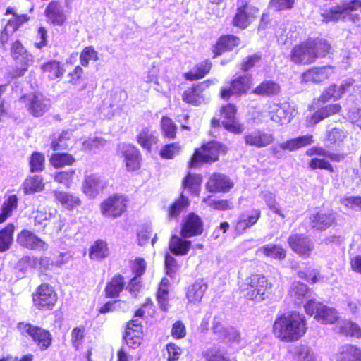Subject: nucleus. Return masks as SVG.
<instances>
[{
  "mask_svg": "<svg viewBox=\"0 0 361 361\" xmlns=\"http://www.w3.org/2000/svg\"><path fill=\"white\" fill-rule=\"evenodd\" d=\"M98 59V53L92 46L86 47L80 56V63L85 67L88 66L90 61H97Z\"/></svg>",
  "mask_w": 361,
  "mask_h": 361,
  "instance_id": "nucleus-63",
  "label": "nucleus"
},
{
  "mask_svg": "<svg viewBox=\"0 0 361 361\" xmlns=\"http://www.w3.org/2000/svg\"><path fill=\"white\" fill-rule=\"evenodd\" d=\"M166 360L178 361L182 353L183 349L174 343H169L166 345Z\"/></svg>",
  "mask_w": 361,
  "mask_h": 361,
  "instance_id": "nucleus-64",
  "label": "nucleus"
},
{
  "mask_svg": "<svg viewBox=\"0 0 361 361\" xmlns=\"http://www.w3.org/2000/svg\"><path fill=\"white\" fill-rule=\"evenodd\" d=\"M75 159L67 153H55L51 155L50 162L55 168H61L73 164Z\"/></svg>",
  "mask_w": 361,
  "mask_h": 361,
  "instance_id": "nucleus-55",
  "label": "nucleus"
},
{
  "mask_svg": "<svg viewBox=\"0 0 361 361\" xmlns=\"http://www.w3.org/2000/svg\"><path fill=\"white\" fill-rule=\"evenodd\" d=\"M123 338L129 348L135 349L142 343V331L134 330L133 327H127Z\"/></svg>",
  "mask_w": 361,
  "mask_h": 361,
  "instance_id": "nucleus-49",
  "label": "nucleus"
},
{
  "mask_svg": "<svg viewBox=\"0 0 361 361\" xmlns=\"http://www.w3.org/2000/svg\"><path fill=\"white\" fill-rule=\"evenodd\" d=\"M191 247V241L181 236L173 235L169 241V249L176 255H185Z\"/></svg>",
  "mask_w": 361,
  "mask_h": 361,
  "instance_id": "nucleus-37",
  "label": "nucleus"
},
{
  "mask_svg": "<svg viewBox=\"0 0 361 361\" xmlns=\"http://www.w3.org/2000/svg\"><path fill=\"white\" fill-rule=\"evenodd\" d=\"M289 295L294 303L298 306L303 304L305 300L308 302L310 299L314 300L312 291L307 285L300 282H293L291 284Z\"/></svg>",
  "mask_w": 361,
  "mask_h": 361,
  "instance_id": "nucleus-24",
  "label": "nucleus"
},
{
  "mask_svg": "<svg viewBox=\"0 0 361 361\" xmlns=\"http://www.w3.org/2000/svg\"><path fill=\"white\" fill-rule=\"evenodd\" d=\"M226 147L221 143L212 141L202 146L201 149L195 151L190 162V168H195L203 162L216 161L220 153H225Z\"/></svg>",
  "mask_w": 361,
  "mask_h": 361,
  "instance_id": "nucleus-4",
  "label": "nucleus"
},
{
  "mask_svg": "<svg viewBox=\"0 0 361 361\" xmlns=\"http://www.w3.org/2000/svg\"><path fill=\"white\" fill-rule=\"evenodd\" d=\"M354 82L355 81L352 78L344 80L341 85L338 87L341 95L342 96L344 93L352 91L355 97L359 96L361 98V87L358 85H354Z\"/></svg>",
  "mask_w": 361,
  "mask_h": 361,
  "instance_id": "nucleus-60",
  "label": "nucleus"
},
{
  "mask_svg": "<svg viewBox=\"0 0 361 361\" xmlns=\"http://www.w3.org/2000/svg\"><path fill=\"white\" fill-rule=\"evenodd\" d=\"M17 243L22 247L39 251H45L49 245L32 232L24 229L17 235Z\"/></svg>",
  "mask_w": 361,
  "mask_h": 361,
  "instance_id": "nucleus-16",
  "label": "nucleus"
},
{
  "mask_svg": "<svg viewBox=\"0 0 361 361\" xmlns=\"http://www.w3.org/2000/svg\"><path fill=\"white\" fill-rule=\"evenodd\" d=\"M240 39L233 35H227L221 37L217 42L214 49L215 56L221 54V53L231 50L239 44Z\"/></svg>",
  "mask_w": 361,
  "mask_h": 361,
  "instance_id": "nucleus-39",
  "label": "nucleus"
},
{
  "mask_svg": "<svg viewBox=\"0 0 361 361\" xmlns=\"http://www.w3.org/2000/svg\"><path fill=\"white\" fill-rule=\"evenodd\" d=\"M201 183L200 176L189 173L183 180V186L191 194L197 195L200 192Z\"/></svg>",
  "mask_w": 361,
  "mask_h": 361,
  "instance_id": "nucleus-47",
  "label": "nucleus"
},
{
  "mask_svg": "<svg viewBox=\"0 0 361 361\" xmlns=\"http://www.w3.org/2000/svg\"><path fill=\"white\" fill-rule=\"evenodd\" d=\"M72 131H63L56 139L52 140L51 147L53 150L65 149L71 147L73 141L71 139Z\"/></svg>",
  "mask_w": 361,
  "mask_h": 361,
  "instance_id": "nucleus-48",
  "label": "nucleus"
},
{
  "mask_svg": "<svg viewBox=\"0 0 361 361\" xmlns=\"http://www.w3.org/2000/svg\"><path fill=\"white\" fill-rule=\"evenodd\" d=\"M347 136V131L343 129L334 128L327 133L326 146L340 145L346 139Z\"/></svg>",
  "mask_w": 361,
  "mask_h": 361,
  "instance_id": "nucleus-50",
  "label": "nucleus"
},
{
  "mask_svg": "<svg viewBox=\"0 0 361 361\" xmlns=\"http://www.w3.org/2000/svg\"><path fill=\"white\" fill-rule=\"evenodd\" d=\"M361 9V0H348L342 5L324 10L322 13L325 22H336L340 20H351L357 23L359 20L357 14L353 12Z\"/></svg>",
  "mask_w": 361,
  "mask_h": 361,
  "instance_id": "nucleus-2",
  "label": "nucleus"
},
{
  "mask_svg": "<svg viewBox=\"0 0 361 361\" xmlns=\"http://www.w3.org/2000/svg\"><path fill=\"white\" fill-rule=\"evenodd\" d=\"M18 328L22 334L30 336L41 350L48 348L51 343L50 333L44 329L23 322L19 323Z\"/></svg>",
  "mask_w": 361,
  "mask_h": 361,
  "instance_id": "nucleus-8",
  "label": "nucleus"
},
{
  "mask_svg": "<svg viewBox=\"0 0 361 361\" xmlns=\"http://www.w3.org/2000/svg\"><path fill=\"white\" fill-rule=\"evenodd\" d=\"M33 218L35 226H38L39 230L44 228L51 220H54V228L56 231L61 230L65 224L64 219H61L55 209L53 212L37 209L33 212Z\"/></svg>",
  "mask_w": 361,
  "mask_h": 361,
  "instance_id": "nucleus-14",
  "label": "nucleus"
},
{
  "mask_svg": "<svg viewBox=\"0 0 361 361\" xmlns=\"http://www.w3.org/2000/svg\"><path fill=\"white\" fill-rule=\"evenodd\" d=\"M104 187L105 183L98 174H86L82 183V191L89 198H95Z\"/></svg>",
  "mask_w": 361,
  "mask_h": 361,
  "instance_id": "nucleus-18",
  "label": "nucleus"
},
{
  "mask_svg": "<svg viewBox=\"0 0 361 361\" xmlns=\"http://www.w3.org/2000/svg\"><path fill=\"white\" fill-rule=\"evenodd\" d=\"M131 268L135 276L130 280L128 288L130 291H133L138 289L140 281L137 278L145 273L146 269V262L143 258L137 257L132 262Z\"/></svg>",
  "mask_w": 361,
  "mask_h": 361,
  "instance_id": "nucleus-38",
  "label": "nucleus"
},
{
  "mask_svg": "<svg viewBox=\"0 0 361 361\" xmlns=\"http://www.w3.org/2000/svg\"><path fill=\"white\" fill-rule=\"evenodd\" d=\"M212 63L209 61H204L197 64L193 70L186 73V78L190 80H195L202 78L209 73Z\"/></svg>",
  "mask_w": 361,
  "mask_h": 361,
  "instance_id": "nucleus-53",
  "label": "nucleus"
},
{
  "mask_svg": "<svg viewBox=\"0 0 361 361\" xmlns=\"http://www.w3.org/2000/svg\"><path fill=\"white\" fill-rule=\"evenodd\" d=\"M118 152L125 158L128 171H135L140 167V152L133 145L122 143L118 145Z\"/></svg>",
  "mask_w": 361,
  "mask_h": 361,
  "instance_id": "nucleus-22",
  "label": "nucleus"
},
{
  "mask_svg": "<svg viewBox=\"0 0 361 361\" xmlns=\"http://www.w3.org/2000/svg\"><path fill=\"white\" fill-rule=\"evenodd\" d=\"M207 288V283L203 279L196 280L187 288V299L191 303H199L202 300Z\"/></svg>",
  "mask_w": 361,
  "mask_h": 361,
  "instance_id": "nucleus-30",
  "label": "nucleus"
},
{
  "mask_svg": "<svg viewBox=\"0 0 361 361\" xmlns=\"http://www.w3.org/2000/svg\"><path fill=\"white\" fill-rule=\"evenodd\" d=\"M56 200L67 209H73L81 204L80 197L73 193L54 190L53 192Z\"/></svg>",
  "mask_w": 361,
  "mask_h": 361,
  "instance_id": "nucleus-32",
  "label": "nucleus"
},
{
  "mask_svg": "<svg viewBox=\"0 0 361 361\" xmlns=\"http://www.w3.org/2000/svg\"><path fill=\"white\" fill-rule=\"evenodd\" d=\"M314 41L310 38L300 44L295 46L290 53V59L297 64L312 63L318 58V53L315 51Z\"/></svg>",
  "mask_w": 361,
  "mask_h": 361,
  "instance_id": "nucleus-7",
  "label": "nucleus"
},
{
  "mask_svg": "<svg viewBox=\"0 0 361 361\" xmlns=\"http://www.w3.org/2000/svg\"><path fill=\"white\" fill-rule=\"evenodd\" d=\"M288 352L292 361H316L314 353L307 345H293Z\"/></svg>",
  "mask_w": 361,
  "mask_h": 361,
  "instance_id": "nucleus-27",
  "label": "nucleus"
},
{
  "mask_svg": "<svg viewBox=\"0 0 361 361\" xmlns=\"http://www.w3.org/2000/svg\"><path fill=\"white\" fill-rule=\"evenodd\" d=\"M341 106L338 104L327 105L314 112L308 122L310 125H315L326 118L338 113Z\"/></svg>",
  "mask_w": 361,
  "mask_h": 361,
  "instance_id": "nucleus-36",
  "label": "nucleus"
},
{
  "mask_svg": "<svg viewBox=\"0 0 361 361\" xmlns=\"http://www.w3.org/2000/svg\"><path fill=\"white\" fill-rule=\"evenodd\" d=\"M304 307L307 314L314 315V318L323 324H333L338 319L335 309L316 302L315 300L310 299Z\"/></svg>",
  "mask_w": 361,
  "mask_h": 361,
  "instance_id": "nucleus-6",
  "label": "nucleus"
},
{
  "mask_svg": "<svg viewBox=\"0 0 361 361\" xmlns=\"http://www.w3.org/2000/svg\"><path fill=\"white\" fill-rule=\"evenodd\" d=\"M203 233V221L196 214L191 212L185 216L180 226V235L188 238L200 235Z\"/></svg>",
  "mask_w": 361,
  "mask_h": 361,
  "instance_id": "nucleus-11",
  "label": "nucleus"
},
{
  "mask_svg": "<svg viewBox=\"0 0 361 361\" xmlns=\"http://www.w3.org/2000/svg\"><path fill=\"white\" fill-rule=\"evenodd\" d=\"M262 199L264 200L267 207L273 211L275 214L280 216L282 219L286 217V215L280 209L279 203L276 200V196L274 193L269 191H264L261 193Z\"/></svg>",
  "mask_w": 361,
  "mask_h": 361,
  "instance_id": "nucleus-57",
  "label": "nucleus"
},
{
  "mask_svg": "<svg viewBox=\"0 0 361 361\" xmlns=\"http://www.w3.org/2000/svg\"><path fill=\"white\" fill-rule=\"evenodd\" d=\"M13 59L16 64V67L7 73L8 83L13 78L23 76L34 61L33 56L28 51Z\"/></svg>",
  "mask_w": 361,
  "mask_h": 361,
  "instance_id": "nucleus-23",
  "label": "nucleus"
},
{
  "mask_svg": "<svg viewBox=\"0 0 361 361\" xmlns=\"http://www.w3.org/2000/svg\"><path fill=\"white\" fill-rule=\"evenodd\" d=\"M42 70L50 80L61 78L65 73L63 65L55 60L49 61L42 65Z\"/></svg>",
  "mask_w": 361,
  "mask_h": 361,
  "instance_id": "nucleus-40",
  "label": "nucleus"
},
{
  "mask_svg": "<svg viewBox=\"0 0 361 361\" xmlns=\"http://www.w3.org/2000/svg\"><path fill=\"white\" fill-rule=\"evenodd\" d=\"M252 77L250 75H240L233 79L229 87L223 88L221 97L224 99H228L231 95H241L247 92L252 85Z\"/></svg>",
  "mask_w": 361,
  "mask_h": 361,
  "instance_id": "nucleus-12",
  "label": "nucleus"
},
{
  "mask_svg": "<svg viewBox=\"0 0 361 361\" xmlns=\"http://www.w3.org/2000/svg\"><path fill=\"white\" fill-rule=\"evenodd\" d=\"M15 226L8 224L4 228L0 231V252L8 250L13 243V235Z\"/></svg>",
  "mask_w": 361,
  "mask_h": 361,
  "instance_id": "nucleus-46",
  "label": "nucleus"
},
{
  "mask_svg": "<svg viewBox=\"0 0 361 361\" xmlns=\"http://www.w3.org/2000/svg\"><path fill=\"white\" fill-rule=\"evenodd\" d=\"M258 13L259 10L256 7L250 4L243 5L238 8L233 18V25L245 29L257 17Z\"/></svg>",
  "mask_w": 361,
  "mask_h": 361,
  "instance_id": "nucleus-21",
  "label": "nucleus"
},
{
  "mask_svg": "<svg viewBox=\"0 0 361 361\" xmlns=\"http://www.w3.org/2000/svg\"><path fill=\"white\" fill-rule=\"evenodd\" d=\"M313 136L307 135L300 136L294 139H290L285 142H283L285 149L288 151L297 150L301 147L310 145L313 143Z\"/></svg>",
  "mask_w": 361,
  "mask_h": 361,
  "instance_id": "nucleus-44",
  "label": "nucleus"
},
{
  "mask_svg": "<svg viewBox=\"0 0 361 361\" xmlns=\"http://www.w3.org/2000/svg\"><path fill=\"white\" fill-rule=\"evenodd\" d=\"M189 205L188 197L181 194L180 197L177 199L169 208L168 217L169 219H176L179 216L183 209Z\"/></svg>",
  "mask_w": 361,
  "mask_h": 361,
  "instance_id": "nucleus-51",
  "label": "nucleus"
},
{
  "mask_svg": "<svg viewBox=\"0 0 361 361\" xmlns=\"http://www.w3.org/2000/svg\"><path fill=\"white\" fill-rule=\"evenodd\" d=\"M216 82V79L212 80H208L196 85L192 88L185 90L183 94V101L192 105H200L205 100V94L203 92L208 88L211 84H215Z\"/></svg>",
  "mask_w": 361,
  "mask_h": 361,
  "instance_id": "nucleus-15",
  "label": "nucleus"
},
{
  "mask_svg": "<svg viewBox=\"0 0 361 361\" xmlns=\"http://www.w3.org/2000/svg\"><path fill=\"white\" fill-rule=\"evenodd\" d=\"M57 301L54 288L47 283L39 286L32 293L33 306L39 310H52Z\"/></svg>",
  "mask_w": 361,
  "mask_h": 361,
  "instance_id": "nucleus-5",
  "label": "nucleus"
},
{
  "mask_svg": "<svg viewBox=\"0 0 361 361\" xmlns=\"http://www.w3.org/2000/svg\"><path fill=\"white\" fill-rule=\"evenodd\" d=\"M243 138L247 145L257 148L265 147L271 144L274 140V135L271 133L260 130L246 132L244 134Z\"/></svg>",
  "mask_w": 361,
  "mask_h": 361,
  "instance_id": "nucleus-20",
  "label": "nucleus"
},
{
  "mask_svg": "<svg viewBox=\"0 0 361 361\" xmlns=\"http://www.w3.org/2000/svg\"><path fill=\"white\" fill-rule=\"evenodd\" d=\"M169 281L167 278H163L161 281L159 288L157 292V298L160 308L166 311L169 307L168 293H169Z\"/></svg>",
  "mask_w": 361,
  "mask_h": 361,
  "instance_id": "nucleus-52",
  "label": "nucleus"
},
{
  "mask_svg": "<svg viewBox=\"0 0 361 361\" xmlns=\"http://www.w3.org/2000/svg\"><path fill=\"white\" fill-rule=\"evenodd\" d=\"M207 187L210 192H226L233 187V183L224 174L214 173L208 180Z\"/></svg>",
  "mask_w": 361,
  "mask_h": 361,
  "instance_id": "nucleus-26",
  "label": "nucleus"
},
{
  "mask_svg": "<svg viewBox=\"0 0 361 361\" xmlns=\"http://www.w3.org/2000/svg\"><path fill=\"white\" fill-rule=\"evenodd\" d=\"M334 73V69L330 66L314 67L302 74V80L305 82L319 83L328 79Z\"/></svg>",
  "mask_w": 361,
  "mask_h": 361,
  "instance_id": "nucleus-25",
  "label": "nucleus"
},
{
  "mask_svg": "<svg viewBox=\"0 0 361 361\" xmlns=\"http://www.w3.org/2000/svg\"><path fill=\"white\" fill-rule=\"evenodd\" d=\"M44 187L43 179L39 176L28 177L23 183V190L25 194H32L42 191Z\"/></svg>",
  "mask_w": 361,
  "mask_h": 361,
  "instance_id": "nucleus-45",
  "label": "nucleus"
},
{
  "mask_svg": "<svg viewBox=\"0 0 361 361\" xmlns=\"http://www.w3.org/2000/svg\"><path fill=\"white\" fill-rule=\"evenodd\" d=\"M28 20L26 15L16 16L13 13L11 18L8 19L4 31L2 32L0 40L4 44L8 42V36L13 35L18 27Z\"/></svg>",
  "mask_w": 361,
  "mask_h": 361,
  "instance_id": "nucleus-33",
  "label": "nucleus"
},
{
  "mask_svg": "<svg viewBox=\"0 0 361 361\" xmlns=\"http://www.w3.org/2000/svg\"><path fill=\"white\" fill-rule=\"evenodd\" d=\"M109 255L108 244L104 240H97L92 245L89 256L92 259L99 260Z\"/></svg>",
  "mask_w": 361,
  "mask_h": 361,
  "instance_id": "nucleus-42",
  "label": "nucleus"
},
{
  "mask_svg": "<svg viewBox=\"0 0 361 361\" xmlns=\"http://www.w3.org/2000/svg\"><path fill=\"white\" fill-rule=\"evenodd\" d=\"M361 350L353 345L346 344L340 347L336 361H360Z\"/></svg>",
  "mask_w": 361,
  "mask_h": 361,
  "instance_id": "nucleus-35",
  "label": "nucleus"
},
{
  "mask_svg": "<svg viewBox=\"0 0 361 361\" xmlns=\"http://www.w3.org/2000/svg\"><path fill=\"white\" fill-rule=\"evenodd\" d=\"M75 171L69 169L56 173L54 179L56 182L63 184L66 188H70L73 180Z\"/></svg>",
  "mask_w": 361,
  "mask_h": 361,
  "instance_id": "nucleus-59",
  "label": "nucleus"
},
{
  "mask_svg": "<svg viewBox=\"0 0 361 361\" xmlns=\"http://www.w3.org/2000/svg\"><path fill=\"white\" fill-rule=\"evenodd\" d=\"M310 221L312 228L325 230L335 221V216L331 211H319L312 214Z\"/></svg>",
  "mask_w": 361,
  "mask_h": 361,
  "instance_id": "nucleus-28",
  "label": "nucleus"
},
{
  "mask_svg": "<svg viewBox=\"0 0 361 361\" xmlns=\"http://www.w3.org/2000/svg\"><path fill=\"white\" fill-rule=\"evenodd\" d=\"M340 331L347 336L361 338V328L360 326L351 321H344L340 326Z\"/></svg>",
  "mask_w": 361,
  "mask_h": 361,
  "instance_id": "nucleus-58",
  "label": "nucleus"
},
{
  "mask_svg": "<svg viewBox=\"0 0 361 361\" xmlns=\"http://www.w3.org/2000/svg\"><path fill=\"white\" fill-rule=\"evenodd\" d=\"M127 199L123 195H114L104 200L101 204V212L106 216H121L126 208Z\"/></svg>",
  "mask_w": 361,
  "mask_h": 361,
  "instance_id": "nucleus-13",
  "label": "nucleus"
},
{
  "mask_svg": "<svg viewBox=\"0 0 361 361\" xmlns=\"http://www.w3.org/2000/svg\"><path fill=\"white\" fill-rule=\"evenodd\" d=\"M267 279L261 274H253L245 279L240 284V289L248 300L264 299L263 295L268 288Z\"/></svg>",
  "mask_w": 361,
  "mask_h": 361,
  "instance_id": "nucleus-3",
  "label": "nucleus"
},
{
  "mask_svg": "<svg viewBox=\"0 0 361 361\" xmlns=\"http://www.w3.org/2000/svg\"><path fill=\"white\" fill-rule=\"evenodd\" d=\"M20 100L25 104L30 114L35 117L42 116L51 106L50 100L39 93L23 96Z\"/></svg>",
  "mask_w": 361,
  "mask_h": 361,
  "instance_id": "nucleus-9",
  "label": "nucleus"
},
{
  "mask_svg": "<svg viewBox=\"0 0 361 361\" xmlns=\"http://www.w3.org/2000/svg\"><path fill=\"white\" fill-rule=\"evenodd\" d=\"M290 247L297 254L304 257H309L314 248L312 240L302 234H293L288 239Z\"/></svg>",
  "mask_w": 361,
  "mask_h": 361,
  "instance_id": "nucleus-17",
  "label": "nucleus"
},
{
  "mask_svg": "<svg viewBox=\"0 0 361 361\" xmlns=\"http://www.w3.org/2000/svg\"><path fill=\"white\" fill-rule=\"evenodd\" d=\"M236 108L233 104H228L221 109L222 124L228 131L239 134L243 131V125L235 118Z\"/></svg>",
  "mask_w": 361,
  "mask_h": 361,
  "instance_id": "nucleus-19",
  "label": "nucleus"
},
{
  "mask_svg": "<svg viewBox=\"0 0 361 361\" xmlns=\"http://www.w3.org/2000/svg\"><path fill=\"white\" fill-rule=\"evenodd\" d=\"M137 140L143 148L149 150L157 143V137L148 128H144L137 135Z\"/></svg>",
  "mask_w": 361,
  "mask_h": 361,
  "instance_id": "nucleus-54",
  "label": "nucleus"
},
{
  "mask_svg": "<svg viewBox=\"0 0 361 361\" xmlns=\"http://www.w3.org/2000/svg\"><path fill=\"white\" fill-rule=\"evenodd\" d=\"M124 284V279L123 276L121 275L114 276L105 288L106 296L111 298L118 297L123 290Z\"/></svg>",
  "mask_w": 361,
  "mask_h": 361,
  "instance_id": "nucleus-41",
  "label": "nucleus"
},
{
  "mask_svg": "<svg viewBox=\"0 0 361 361\" xmlns=\"http://www.w3.org/2000/svg\"><path fill=\"white\" fill-rule=\"evenodd\" d=\"M307 329L303 314L293 311L278 317L273 324L274 336L283 342H294L300 339Z\"/></svg>",
  "mask_w": 361,
  "mask_h": 361,
  "instance_id": "nucleus-1",
  "label": "nucleus"
},
{
  "mask_svg": "<svg viewBox=\"0 0 361 361\" xmlns=\"http://www.w3.org/2000/svg\"><path fill=\"white\" fill-rule=\"evenodd\" d=\"M258 256L264 255L275 259L283 260L286 257V251L282 246L276 244H267L256 250Z\"/></svg>",
  "mask_w": 361,
  "mask_h": 361,
  "instance_id": "nucleus-34",
  "label": "nucleus"
},
{
  "mask_svg": "<svg viewBox=\"0 0 361 361\" xmlns=\"http://www.w3.org/2000/svg\"><path fill=\"white\" fill-rule=\"evenodd\" d=\"M161 130L166 137L173 139L176 135V126L173 121L167 116L161 118Z\"/></svg>",
  "mask_w": 361,
  "mask_h": 361,
  "instance_id": "nucleus-61",
  "label": "nucleus"
},
{
  "mask_svg": "<svg viewBox=\"0 0 361 361\" xmlns=\"http://www.w3.org/2000/svg\"><path fill=\"white\" fill-rule=\"evenodd\" d=\"M268 109L271 121L279 125L290 123L294 116L295 109L288 102H273L269 104Z\"/></svg>",
  "mask_w": 361,
  "mask_h": 361,
  "instance_id": "nucleus-10",
  "label": "nucleus"
},
{
  "mask_svg": "<svg viewBox=\"0 0 361 361\" xmlns=\"http://www.w3.org/2000/svg\"><path fill=\"white\" fill-rule=\"evenodd\" d=\"M207 361H231L226 352L218 347H212L203 352Z\"/></svg>",
  "mask_w": 361,
  "mask_h": 361,
  "instance_id": "nucleus-56",
  "label": "nucleus"
},
{
  "mask_svg": "<svg viewBox=\"0 0 361 361\" xmlns=\"http://www.w3.org/2000/svg\"><path fill=\"white\" fill-rule=\"evenodd\" d=\"M261 216L259 209H254L242 213L235 225L238 232L242 233L255 225Z\"/></svg>",
  "mask_w": 361,
  "mask_h": 361,
  "instance_id": "nucleus-29",
  "label": "nucleus"
},
{
  "mask_svg": "<svg viewBox=\"0 0 361 361\" xmlns=\"http://www.w3.org/2000/svg\"><path fill=\"white\" fill-rule=\"evenodd\" d=\"M279 90L278 84L271 80H266L257 86L252 92L259 96H272L278 94Z\"/></svg>",
  "mask_w": 361,
  "mask_h": 361,
  "instance_id": "nucleus-43",
  "label": "nucleus"
},
{
  "mask_svg": "<svg viewBox=\"0 0 361 361\" xmlns=\"http://www.w3.org/2000/svg\"><path fill=\"white\" fill-rule=\"evenodd\" d=\"M181 149V146L178 143L166 145L160 150V155L164 159H171L178 155L180 153Z\"/></svg>",
  "mask_w": 361,
  "mask_h": 361,
  "instance_id": "nucleus-62",
  "label": "nucleus"
},
{
  "mask_svg": "<svg viewBox=\"0 0 361 361\" xmlns=\"http://www.w3.org/2000/svg\"><path fill=\"white\" fill-rule=\"evenodd\" d=\"M45 13L49 20L54 25L61 26L66 19L63 7L56 1H51L45 10Z\"/></svg>",
  "mask_w": 361,
  "mask_h": 361,
  "instance_id": "nucleus-31",
  "label": "nucleus"
}]
</instances>
